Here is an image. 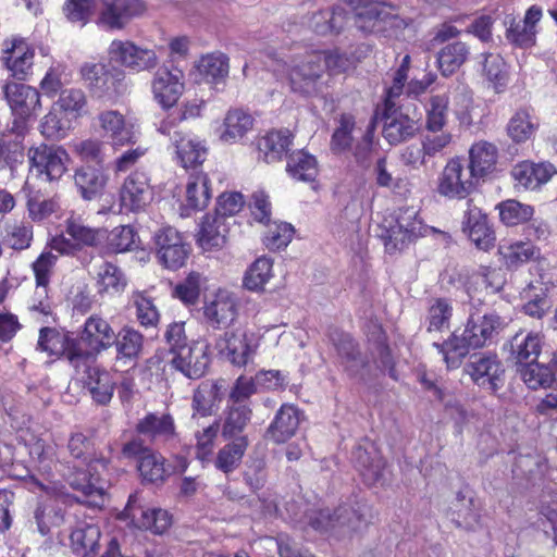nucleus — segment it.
Instances as JSON below:
<instances>
[{"mask_svg": "<svg viewBox=\"0 0 557 557\" xmlns=\"http://www.w3.org/2000/svg\"><path fill=\"white\" fill-rule=\"evenodd\" d=\"M228 222L213 213L203 216L197 234V243L203 250L220 248L225 244Z\"/></svg>", "mask_w": 557, "mask_h": 557, "instance_id": "nucleus-31", "label": "nucleus"}, {"mask_svg": "<svg viewBox=\"0 0 557 557\" xmlns=\"http://www.w3.org/2000/svg\"><path fill=\"white\" fill-rule=\"evenodd\" d=\"M252 410L247 404H232L223 411L220 419L222 436L225 440H235L242 436L251 420Z\"/></svg>", "mask_w": 557, "mask_h": 557, "instance_id": "nucleus-35", "label": "nucleus"}, {"mask_svg": "<svg viewBox=\"0 0 557 557\" xmlns=\"http://www.w3.org/2000/svg\"><path fill=\"white\" fill-rule=\"evenodd\" d=\"M115 333L107 320L92 314L84 323V330L74 341L70 355V364L79 371L82 366L97 362L98 355L111 347Z\"/></svg>", "mask_w": 557, "mask_h": 557, "instance_id": "nucleus-1", "label": "nucleus"}, {"mask_svg": "<svg viewBox=\"0 0 557 557\" xmlns=\"http://www.w3.org/2000/svg\"><path fill=\"white\" fill-rule=\"evenodd\" d=\"M521 297L525 300L523 312L532 318L541 319L549 308L546 288L540 281L530 282L521 292Z\"/></svg>", "mask_w": 557, "mask_h": 557, "instance_id": "nucleus-52", "label": "nucleus"}, {"mask_svg": "<svg viewBox=\"0 0 557 557\" xmlns=\"http://www.w3.org/2000/svg\"><path fill=\"white\" fill-rule=\"evenodd\" d=\"M347 13L344 9L322 10L314 13L309 21L310 28L319 35L338 34L345 26Z\"/></svg>", "mask_w": 557, "mask_h": 557, "instance_id": "nucleus-47", "label": "nucleus"}, {"mask_svg": "<svg viewBox=\"0 0 557 557\" xmlns=\"http://www.w3.org/2000/svg\"><path fill=\"white\" fill-rule=\"evenodd\" d=\"M273 261L268 257L258 258L248 269L244 285L249 290H260L272 277Z\"/></svg>", "mask_w": 557, "mask_h": 557, "instance_id": "nucleus-63", "label": "nucleus"}, {"mask_svg": "<svg viewBox=\"0 0 557 557\" xmlns=\"http://www.w3.org/2000/svg\"><path fill=\"white\" fill-rule=\"evenodd\" d=\"M197 67L207 82L218 85L228 76V58L222 52L209 53L199 60Z\"/></svg>", "mask_w": 557, "mask_h": 557, "instance_id": "nucleus-50", "label": "nucleus"}, {"mask_svg": "<svg viewBox=\"0 0 557 557\" xmlns=\"http://www.w3.org/2000/svg\"><path fill=\"white\" fill-rule=\"evenodd\" d=\"M29 176L46 182L60 180L67 169L69 153L59 146L41 144L28 150Z\"/></svg>", "mask_w": 557, "mask_h": 557, "instance_id": "nucleus-6", "label": "nucleus"}, {"mask_svg": "<svg viewBox=\"0 0 557 557\" xmlns=\"http://www.w3.org/2000/svg\"><path fill=\"white\" fill-rule=\"evenodd\" d=\"M356 126L355 116L349 113L341 114L338 119V125L335 128L330 147L335 153H342L350 149L352 144V131Z\"/></svg>", "mask_w": 557, "mask_h": 557, "instance_id": "nucleus-61", "label": "nucleus"}, {"mask_svg": "<svg viewBox=\"0 0 557 557\" xmlns=\"http://www.w3.org/2000/svg\"><path fill=\"white\" fill-rule=\"evenodd\" d=\"M2 92L11 110L22 119L35 114L41 107L40 95L32 86L18 83H5Z\"/></svg>", "mask_w": 557, "mask_h": 557, "instance_id": "nucleus-28", "label": "nucleus"}, {"mask_svg": "<svg viewBox=\"0 0 557 557\" xmlns=\"http://www.w3.org/2000/svg\"><path fill=\"white\" fill-rule=\"evenodd\" d=\"M205 323L213 330L227 329L238 315L235 295L226 289H218L206 297L202 306Z\"/></svg>", "mask_w": 557, "mask_h": 557, "instance_id": "nucleus-11", "label": "nucleus"}, {"mask_svg": "<svg viewBox=\"0 0 557 557\" xmlns=\"http://www.w3.org/2000/svg\"><path fill=\"white\" fill-rule=\"evenodd\" d=\"M126 280L123 272L111 262H102L97 269L99 293L116 294L124 289Z\"/></svg>", "mask_w": 557, "mask_h": 557, "instance_id": "nucleus-57", "label": "nucleus"}, {"mask_svg": "<svg viewBox=\"0 0 557 557\" xmlns=\"http://www.w3.org/2000/svg\"><path fill=\"white\" fill-rule=\"evenodd\" d=\"M159 131L168 135L175 148L177 162L185 169L196 168L203 163L207 157V147L197 136L182 131L171 132L168 123H162Z\"/></svg>", "mask_w": 557, "mask_h": 557, "instance_id": "nucleus-14", "label": "nucleus"}, {"mask_svg": "<svg viewBox=\"0 0 557 557\" xmlns=\"http://www.w3.org/2000/svg\"><path fill=\"white\" fill-rule=\"evenodd\" d=\"M356 506L343 505L333 512L329 509H322L310 517V524L319 531L346 535L356 531L366 522L367 505L357 503Z\"/></svg>", "mask_w": 557, "mask_h": 557, "instance_id": "nucleus-5", "label": "nucleus"}, {"mask_svg": "<svg viewBox=\"0 0 557 557\" xmlns=\"http://www.w3.org/2000/svg\"><path fill=\"white\" fill-rule=\"evenodd\" d=\"M292 143L293 136L288 129L270 132L258 140L260 158L267 163L277 162Z\"/></svg>", "mask_w": 557, "mask_h": 557, "instance_id": "nucleus-40", "label": "nucleus"}, {"mask_svg": "<svg viewBox=\"0 0 557 557\" xmlns=\"http://www.w3.org/2000/svg\"><path fill=\"white\" fill-rule=\"evenodd\" d=\"M451 520L458 528L472 529L479 522V515L474 509V500L471 496L459 492L453 507Z\"/></svg>", "mask_w": 557, "mask_h": 557, "instance_id": "nucleus-60", "label": "nucleus"}, {"mask_svg": "<svg viewBox=\"0 0 557 557\" xmlns=\"http://www.w3.org/2000/svg\"><path fill=\"white\" fill-rule=\"evenodd\" d=\"M108 460L103 457L87 462L86 469H75L66 475L72 488L82 492L87 497H102L109 487L106 478Z\"/></svg>", "mask_w": 557, "mask_h": 557, "instance_id": "nucleus-10", "label": "nucleus"}, {"mask_svg": "<svg viewBox=\"0 0 557 557\" xmlns=\"http://www.w3.org/2000/svg\"><path fill=\"white\" fill-rule=\"evenodd\" d=\"M138 470L143 479L151 483L162 482L170 473L164 466V458L152 450L141 456L138 461Z\"/></svg>", "mask_w": 557, "mask_h": 557, "instance_id": "nucleus-62", "label": "nucleus"}, {"mask_svg": "<svg viewBox=\"0 0 557 557\" xmlns=\"http://www.w3.org/2000/svg\"><path fill=\"white\" fill-rule=\"evenodd\" d=\"M469 47L461 41L446 45L437 55L438 69L444 76L455 73L468 59Z\"/></svg>", "mask_w": 557, "mask_h": 557, "instance_id": "nucleus-53", "label": "nucleus"}, {"mask_svg": "<svg viewBox=\"0 0 557 557\" xmlns=\"http://www.w3.org/2000/svg\"><path fill=\"white\" fill-rule=\"evenodd\" d=\"M539 125V120L533 110L520 108L509 119L506 131L512 141L520 144L531 139Z\"/></svg>", "mask_w": 557, "mask_h": 557, "instance_id": "nucleus-36", "label": "nucleus"}, {"mask_svg": "<svg viewBox=\"0 0 557 557\" xmlns=\"http://www.w3.org/2000/svg\"><path fill=\"white\" fill-rule=\"evenodd\" d=\"M153 190L147 173L135 171L123 182L120 188L121 207L127 211L138 212L152 201Z\"/></svg>", "mask_w": 557, "mask_h": 557, "instance_id": "nucleus-18", "label": "nucleus"}, {"mask_svg": "<svg viewBox=\"0 0 557 557\" xmlns=\"http://www.w3.org/2000/svg\"><path fill=\"white\" fill-rule=\"evenodd\" d=\"M483 72L496 92L504 91L508 83L506 62L499 54L484 53Z\"/></svg>", "mask_w": 557, "mask_h": 557, "instance_id": "nucleus-59", "label": "nucleus"}, {"mask_svg": "<svg viewBox=\"0 0 557 557\" xmlns=\"http://www.w3.org/2000/svg\"><path fill=\"white\" fill-rule=\"evenodd\" d=\"M504 325V320L496 313L471 314L461 335L468 345L478 349L492 344Z\"/></svg>", "mask_w": 557, "mask_h": 557, "instance_id": "nucleus-17", "label": "nucleus"}, {"mask_svg": "<svg viewBox=\"0 0 557 557\" xmlns=\"http://www.w3.org/2000/svg\"><path fill=\"white\" fill-rule=\"evenodd\" d=\"M472 381L485 389L496 393L504 385L505 369L495 355H475L465 366Z\"/></svg>", "mask_w": 557, "mask_h": 557, "instance_id": "nucleus-16", "label": "nucleus"}, {"mask_svg": "<svg viewBox=\"0 0 557 557\" xmlns=\"http://www.w3.org/2000/svg\"><path fill=\"white\" fill-rule=\"evenodd\" d=\"M74 338L59 332L53 327H42L39 332L37 349L47 352L49 356H64L70 362V355Z\"/></svg>", "mask_w": 557, "mask_h": 557, "instance_id": "nucleus-41", "label": "nucleus"}, {"mask_svg": "<svg viewBox=\"0 0 557 557\" xmlns=\"http://www.w3.org/2000/svg\"><path fill=\"white\" fill-rule=\"evenodd\" d=\"M324 73L322 57L315 52L290 61L287 78L292 91L305 96L318 95L322 89L321 77Z\"/></svg>", "mask_w": 557, "mask_h": 557, "instance_id": "nucleus-4", "label": "nucleus"}, {"mask_svg": "<svg viewBox=\"0 0 557 557\" xmlns=\"http://www.w3.org/2000/svg\"><path fill=\"white\" fill-rule=\"evenodd\" d=\"M79 73L87 88L99 99L114 102L127 91L125 74L121 70L109 69L103 63L86 62Z\"/></svg>", "mask_w": 557, "mask_h": 557, "instance_id": "nucleus-2", "label": "nucleus"}, {"mask_svg": "<svg viewBox=\"0 0 557 557\" xmlns=\"http://www.w3.org/2000/svg\"><path fill=\"white\" fill-rule=\"evenodd\" d=\"M119 519L127 521L134 528L150 530L154 534L164 533L171 525V517L166 510L146 507L137 493L128 497Z\"/></svg>", "mask_w": 557, "mask_h": 557, "instance_id": "nucleus-7", "label": "nucleus"}, {"mask_svg": "<svg viewBox=\"0 0 557 557\" xmlns=\"http://www.w3.org/2000/svg\"><path fill=\"white\" fill-rule=\"evenodd\" d=\"M77 373H84V387L88 391L92 401L99 406H107L114 393L115 382L112 375L97 363L82 366Z\"/></svg>", "mask_w": 557, "mask_h": 557, "instance_id": "nucleus-27", "label": "nucleus"}, {"mask_svg": "<svg viewBox=\"0 0 557 557\" xmlns=\"http://www.w3.org/2000/svg\"><path fill=\"white\" fill-rule=\"evenodd\" d=\"M72 151L83 161L94 162L98 166L106 159V144L98 138L78 139L71 144Z\"/></svg>", "mask_w": 557, "mask_h": 557, "instance_id": "nucleus-64", "label": "nucleus"}, {"mask_svg": "<svg viewBox=\"0 0 557 557\" xmlns=\"http://www.w3.org/2000/svg\"><path fill=\"white\" fill-rule=\"evenodd\" d=\"M75 186L86 200L94 199L107 184V176L101 166L82 165L74 174Z\"/></svg>", "mask_w": 557, "mask_h": 557, "instance_id": "nucleus-37", "label": "nucleus"}, {"mask_svg": "<svg viewBox=\"0 0 557 557\" xmlns=\"http://www.w3.org/2000/svg\"><path fill=\"white\" fill-rule=\"evenodd\" d=\"M216 345L234 366L245 367L252 361L259 342L255 333L234 329L221 335Z\"/></svg>", "mask_w": 557, "mask_h": 557, "instance_id": "nucleus-12", "label": "nucleus"}, {"mask_svg": "<svg viewBox=\"0 0 557 557\" xmlns=\"http://www.w3.org/2000/svg\"><path fill=\"white\" fill-rule=\"evenodd\" d=\"M34 57V48L22 37L13 36L1 45V59L16 79H27L32 73Z\"/></svg>", "mask_w": 557, "mask_h": 557, "instance_id": "nucleus-15", "label": "nucleus"}, {"mask_svg": "<svg viewBox=\"0 0 557 557\" xmlns=\"http://www.w3.org/2000/svg\"><path fill=\"white\" fill-rule=\"evenodd\" d=\"M506 40L518 48H529L535 44L536 30H531L521 20L508 14L504 18Z\"/></svg>", "mask_w": 557, "mask_h": 557, "instance_id": "nucleus-58", "label": "nucleus"}, {"mask_svg": "<svg viewBox=\"0 0 557 557\" xmlns=\"http://www.w3.org/2000/svg\"><path fill=\"white\" fill-rule=\"evenodd\" d=\"M158 261L166 269L175 271L185 265L189 246L182 234L172 226L158 230L153 236Z\"/></svg>", "mask_w": 557, "mask_h": 557, "instance_id": "nucleus-9", "label": "nucleus"}, {"mask_svg": "<svg viewBox=\"0 0 557 557\" xmlns=\"http://www.w3.org/2000/svg\"><path fill=\"white\" fill-rule=\"evenodd\" d=\"M171 366L190 380L202 377L210 363L208 346L193 342L189 348H183L171 358Z\"/></svg>", "mask_w": 557, "mask_h": 557, "instance_id": "nucleus-21", "label": "nucleus"}, {"mask_svg": "<svg viewBox=\"0 0 557 557\" xmlns=\"http://www.w3.org/2000/svg\"><path fill=\"white\" fill-rule=\"evenodd\" d=\"M498 148L495 144L479 140L469 149V168L478 178L484 177L496 169Z\"/></svg>", "mask_w": 557, "mask_h": 557, "instance_id": "nucleus-33", "label": "nucleus"}, {"mask_svg": "<svg viewBox=\"0 0 557 557\" xmlns=\"http://www.w3.org/2000/svg\"><path fill=\"white\" fill-rule=\"evenodd\" d=\"M101 532L98 525L81 523L71 533V546L82 557H97Z\"/></svg>", "mask_w": 557, "mask_h": 557, "instance_id": "nucleus-38", "label": "nucleus"}, {"mask_svg": "<svg viewBox=\"0 0 557 557\" xmlns=\"http://www.w3.org/2000/svg\"><path fill=\"white\" fill-rule=\"evenodd\" d=\"M544 345V336L537 332H518L504 345L508 359L520 368L536 361Z\"/></svg>", "mask_w": 557, "mask_h": 557, "instance_id": "nucleus-22", "label": "nucleus"}, {"mask_svg": "<svg viewBox=\"0 0 557 557\" xmlns=\"http://www.w3.org/2000/svg\"><path fill=\"white\" fill-rule=\"evenodd\" d=\"M184 74L181 70L160 67L152 81V92L158 102L164 107L170 108L176 103L183 94Z\"/></svg>", "mask_w": 557, "mask_h": 557, "instance_id": "nucleus-25", "label": "nucleus"}, {"mask_svg": "<svg viewBox=\"0 0 557 557\" xmlns=\"http://www.w3.org/2000/svg\"><path fill=\"white\" fill-rule=\"evenodd\" d=\"M475 178L478 177L472 174L470 168H465L459 158H454L445 165L438 180L437 190L442 196L463 199L474 189Z\"/></svg>", "mask_w": 557, "mask_h": 557, "instance_id": "nucleus-13", "label": "nucleus"}, {"mask_svg": "<svg viewBox=\"0 0 557 557\" xmlns=\"http://www.w3.org/2000/svg\"><path fill=\"white\" fill-rule=\"evenodd\" d=\"M332 341L337 350L342 362L345 366L346 371L351 376H356L360 373L362 368L368 364L367 361L360 356L357 350L356 344L351 336L346 333H336Z\"/></svg>", "mask_w": 557, "mask_h": 557, "instance_id": "nucleus-42", "label": "nucleus"}, {"mask_svg": "<svg viewBox=\"0 0 557 557\" xmlns=\"http://www.w3.org/2000/svg\"><path fill=\"white\" fill-rule=\"evenodd\" d=\"M96 122L101 133L108 137L113 147L133 145L137 141L134 123L117 110H104L97 114Z\"/></svg>", "mask_w": 557, "mask_h": 557, "instance_id": "nucleus-19", "label": "nucleus"}, {"mask_svg": "<svg viewBox=\"0 0 557 557\" xmlns=\"http://www.w3.org/2000/svg\"><path fill=\"white\" fill-rule=\"evenodd\" d=\"M141 0H100L99 24L109 29H122L145 11Z\"/></svg>", "mask_w": 557, "mask_h": 557, "instance_id": "nucleus-20", "label": "nucleus"}, {"mask_svg": "<svg viewBox=\"0 0 557 557\" xmlns=\"http://www.w3.org/2000/svg\"><path fill=\"white\" fill-rule=\"evenodd\" d=\"M286 171L296 181L311 182L318 175V163L312 154L297 150L288 156Z\"/></svg>", "mask_w": 557, "mask_h": 557, "instance_id": "nucleus-46", "label": "nucleus"}, {"mask_svg": "<svg viewBox=\"0 0 557 557\" xmlns=\"http://www.w3.org/2000/svg\"><path fill=\"white\" fill-rule=\"evenodd\" d=\"M451 302L446 298L434 299L428 308L424 325L429 333L443 332L449 329L453 317Z\"/></svg>", "mask_w": 557, "mask_h": 557, "instance_id": "nucleus-54", "label": "nucleus"}, {"mask_svg": "<svg viewBox=\"0 0 557 557\" xmlns=\"http://www.w3.org/2000/svg\"><path fill=\"white\" fill-rule=\"evenodd\" d=\"M418 131L417 122L406 114L386 113L383 136L391 145H397L414 136Z\"/></svg>", "mask_w": 557, "mask_h": 557, "instance_id": "nucleus-39", "label": "nucleus"}, {"mask_svg": "<svg viewBox=\"0 0 557 557\" xmlns=\"http://www.w3.org/2000/svg\"><path fill=\"white\" fill-rule=\"evenodd\" d=\"M300 422V411L293 405H283L268 428L269 437L285 443L295 435Z\"/></svg>", "mask_w": 557, "mask_h": 557, "instance_id": "nucleus-32", "label": "nucleus"}, {"mask_svg": "<svg viewBox=\"0 0 557 557\" xmlns=\"http://www.w3.org/2000/svg\"><path fill=\"white\" fill-rule=\"evenodd\" d=\"M224 131L220 139L226 144L240 140L253 126L252 116L240 109L230 110L224 119Z\"/></svg>", "mask_w": 557, "mask_h": 557, "instance_id": "nucleus-43", "label": "nucleus"}, {"mask_svg": "<svg viewBox=\"0 0 557 557\" xmlns=\"http://www.w3.org/2000/svg\"><path fill=\"white\" fill-rule=\"evenodd\" d=\"M557 171L549 162L522 161L513 166L511 175L517 185L534 190L546 184Z\"/></svg>", "mask_w": 557, "mask_h": 557, "instance_id": "nucleus-30", "label": "nucleus"}, {"mask_svg": "<svg viewBox=\"0 0 557 557\" xmlns=\"http://www.w3.org/2000/svg\"><path fill=\"white\" fill-rule=\"evenodd\" d=\"M434 347H436L438 352L443 356V360L449 370L458 369L468 356L469 349L472 348L468 345L466 339H463L462 335L459 336L456 333H453L442 344L434 343Z\"/></svg>", "mask_w": 557, "mask_h": 557, "instance_id": "nucleus-48", "label": "nucleus"}, {"mask_svg": "<svg viewBox=\"0 0 557 557\" xmlns=\"http://www.w3.org/2000/svg\"><path fill=\"white\" fill-rule=\"evenodd\" d=\"M108 55L111 61L136 73L151 71L159 64V58L153 49L138 46L131 40H112Z\"/></svg>", "mask_w": 557, "mask_h": 557, "instance_id": "nucleus-8", "label": "nucleus"}, {"mask_svg": "<svg viewBox=\"0 0 557 557\" xmlns=\"http://www.w3.org/2000/svg\"><path fill=\"white\" fill-rule=\"evenodd\" d=\"M247 447V436H239L227 443L216 454L215 468L224 473L233 472L240 465Z\"/></svg>", "mask_w": 557, "mask_h": 557, "instance_id": "nucleus-45", "label": "nucleus"}, {"mask_svg": "<svg viewBox=\"0 0 557 557\" xmlns=\"http://www.w3.org/2000/svg\"><path fill=\"white\" fill-rule=\"evenodd\" d=\"M535 252L533 244L529 242H503L498 253L507 268H517L528 262Z\"/></svg>", "mask_w": 557, "mask_h": 557, "instance_id": "nucleus-56", "label": "nucleus"}, {"mask_svg": "<svg viewBox=\"0 0 557 557\" xmlns=\"http://www.w3.org/2000/svg\"><path fill=\"white\" fill-rule=\"evenodd\" d=\"M462 228L478 249L487 251L494 247L495 235L487 216L480 208L472 205V200L467 201Z\"/></svg>", "mask_w": 557, "mask_h": 557, "instance_id": "nucleus-24", "label": "nucleus"}, {"mask_svg": "<svg viewBox=\"0 0 557 557\" xmlns=\"http://www.w3.org/2000/svg\"><path fill=\"white\" fill-rule=\"evenodd\" d=\"M425 109V129L428 132H441L448 122L449 97L446 94H437L429 97Z\"/></svg>", "mask_w": 557, "mask_h": 557, "instance_id": "nucleus-44", "label": "nucleus"}, {"mask_svg": "<svg viewBox=\"0 0 557 557\" xmlns=\"http://www.w3.org/2000/svg\"><path fill=\"white\" fill-rule=\"evenodd\" d=\"M65 235L72 237L81 249L95 247L102 238L101 230L88 226L81 216L74 215L65 222Z\"/></svg>", "mask_w": 557, "mask_h": 557, "instance_id": "nucleus-49", "label": "nucleus"}, {"mask_svg": "<svg viewBox=\"0 0 557 557\" xmlns=\"http://www.w3.org/2000/svg\"><path fill=\"white\" fill-rule=\"evenodd\" d=\"M352 459L367 484L373 485L383 479L385 461L373 444L357 446Z\"/></svg>", "mask_w": 557, "mask_h": 557, "instance_id": "nucleus-29", "label": "nucleus"}, {"mask_svg": "<svg viewBox=\"0 0 557 557\" xmlns=\"http://www.w3.org/2000/svg\"><path fill=\"white\" fill-rule=\"evenodd\" d=\"M519 373L531 389L550 387L556 381L555 371L550 367L537 362V360L519 368Z\"/></svg>", "mask_w": 557, "mask_h": 557, "instance_id": "nucleus-55", "label": "nucleus"}, {"mask_svg": "<svg viewBox=\"0 0 557 557\" xmlns=\"http://www.w3.org/2000/svg\"><path fill=\"white\" fill-rule=\"evenodd\" d=\"M355 24L362 30L387 32L389 28H399L404 21L384 3H372L355 13Z\"/></svg>", "mask_w": 557, "mask_h": 557, "instance_id": "nucleus-23", "label": "nucleus"}, {"mask_svg": "<svg viewBox=\"0 0 557 557\" xmlns=\"http://www.w3.org/2000/svg\"><path fill=\"white\" fill-rule=\"evenodd\" d=\"M210 180L207 174L198 172L189 176L186 185V203L194 210H202L211 198Z\"/></svg>", "mask_w": 557, "mask_h": 557, "instance_id": "nucleus-51", "label": "nucleus"}, {"mask_svg": "<svg viewBox=\"0 0 557 557\" xmlns=\"http://www.w3.org/2000/svg\"><path fill=\"white\" fill-rule=\"evenodd\" d=\"M437 232L436 228L424 225L419 219L418 211L412 208H401L396 213L395 222L382 234L385 249L388 252L403 250L419 237Z\"/></svg>", "mask_w": 557, "mask_h": 557, "instance_id": "nucleus-3", "label": "nucleus"}, {"mask_svg": "<svg viewBox=\"0 0 557 557\" xmlns=\"http://www.w3.org/2000/svg\"><path fill=\"white\" fill-rule=\"evenodd\" d=\"M136 431L156 443L172 445L178 441L175 422L170 413H147L137 422Z\"/></svg>", "mask_w": 557, "mask_h": 557, "instance_id": "nucleus-26", "label": "nucleus"}, {"mask_svg": "<svg viewBox=\"0 0 557 557\" xmlns=\"http://www.w3.org/2000/svg\"><path fill=\"white\" fill-rule=\"evenodd\" d=\"M221 388L219 381H203L198 385L191 399L193 418L209 417L216 411L222 399Z\"/></svg>", "mask_w": 557, "mask_h": 557, "instance_id": "nucleus-34", "label": "nucleus"}]
</instances>
